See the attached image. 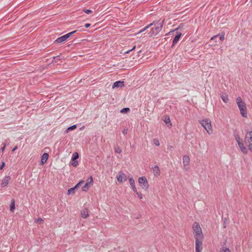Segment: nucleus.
<instances>
[{"label": "nucleus", "instance_id": "4", "mask_svg": "<svg viewBox=\"0 0 252 252\" xmlns=\"http://www.w3.org/2000/svg\"><path fill=\"white\" fill-rule=\"evenodd\" d=\"M199 122L201 126L206 130L209 134L210 135L212 133L213 130L210 119H206L202 121H199Z\"/></svg>", "mask_w": 252, "mask_h": 252}, {"label": "nucleus", "instance_id": "44", "mask_svg": "<svg viewBox=\"0 0 252 252\" xmlns=\"http://www.w3.org/2000/svg\"><path fill=\"white\" fill-rule=\"evenodd\" d=\"M4 165H5L4 162H2V164H1V166H0V169H2L3 168V167H4Z\"/></svg>", "mask_w": 252, "mask_h": 252}, {"label": "nucleus", "instance_id": "24", "mask_svg": "<svg viewBox=\"0 0 252 252\" xmlns=\"http://www.w3.org/2000/svg\"><path fill=\"white\" fill-rule=\"evenodd\" d=\"M152 26V24H149L148 26H146L145 27H144L143 29H142V30H141L139 32H138V33H141L143 32H144L145 31H146L147 29H148V28H149L150 27H151Z\"/></svg>", "mask_w": 252, "mask_h": 252}, {"label": "nucleus", "instance_id": "21", "mask_svg": "<svg viewBox=\"0 0 252 252\" xmlns=\"http://www.w3.org/2000/svg\"><path fill=\"white\" fill-rule=\"evenodd\" d=\"M220 252H231V251L228 248L223 247L221 249H220Z\"/></svg>", "mask_w": 252, "mask_h": 252}, {"label": "nucleus", "instance_id": "27", "mask_svg": "<svg viewBox=\"0 0 252 252\" xmlns=\"http://www.w3.org/2000/svg\"><path fill=\"white\" fill-rule=\"evenodd\" d=\"M130 111V109L129 108H124L121 110L120 112L122 113H125L129 112Z\"/></svg>", "mask_w": 252, "mask_h": 252}, {"label": "nucleus", "instance_id": "51", "mask_svg": "<svg viewBox=\"0 0 252 252\" xmlns=\"http://www.w3.org/2000/svg\"><path fill=\"white\" fill-rule=\"evenodd\" d=\"M251 1H252V0H251Z\"/></svg>", "mask_w": 252, "mask_h": 252}, {"label": "nucleus", "instance_id": "10", "mask_svg": "<svg viewBox=\"0 0 252 252\" xmlns=\"http://www.w3.org/2000/svg\"><path fill=\"white\" fill-rule=\"evenodd\" d=\"M11 179V177L9 176H6L2 180V182L1 183V186L2 187H6L8 184L9 183L10 180Z\"/></svg>", "mask_w": 252, "mask_h": 252}, {"label": "nucleus", "instance_id": "20", "mask_svg": "<svg viewBox=\"0 0 252 252\" xmlns=\"http://www.w3.org/2000/svg\"><path fill=\"white\" fill-rule=\"evenodd\" d=\"M15 200L12 199L11 202L10 206V210L11 212H13L15 210Z\"/></svg>", "mask_w": 252, "mask_h": 252}, {"label": "nucleus", "instance_id": "37", "mask_svg": "<svg viewBox=\"0 0 252 252\" xmlns=\"http://www.w3.org/2000/svg\"><path fill=\"white\" fill-rule=\"evenodd\" d=\"M78 161H77V160H73V163H72V165L73 166L75 167V166H76L78 165Z\"/></svg>", "mask_w": 252, "mask_h": 252}, {"label": "nucleus", "instance_id": "42", "mask_svg": "<svg viewBox=\"0 0 252 252\" xmlns=\"http://www.w3.org/2000/svg\"><path fill=\"white\" fill-rule=\"evenodd\" d=\"M5 146H6V144L5 143L3 144V146L1 148V152H3L4 150L5 149Z\"/></svg>", "mask_w": 252, "mask_h": 252}, {"label": "nucleus", "instance_id": "29", "mask_svg": "<svg viewBox=\"0 0 252 252\" xmlns=\"http://www.w3.org/2000/svg\"><path fill=\"white\" fill-rule=\"evenodd\" d=\"M77 31H74L73 32H69L67 34H65V36L67 38H68L69 37H70L73 34L75 33V32H76Z\"/></svg>", "mask_w": 252, "mask_h": 252}, {"label": "nucleus", "instance_id": "18", "mask_svg": "<svg viewBox=\"0 0 252 252\" xmlns=\"http://www.w3.org/2000/svg\"><path fill=\"white\" fill-rule=\"evenodd\" d=\"M241 152L244 154H247L248 153V149L246 147V146L244 145V143L242 144H240V145L239 146Z\"/></svg>", "mask_w": 252, "mask_h": 252}, {"label": "nucleus", "instance_id": "3", "mask_svg": "<svg viewBox=\"0 0 252 252\" xmlns=\"http://www.w3.org/2000/svg\"><path fill=\"white\" fill-rule=\"evenodd\" d=\"M192 228L195 233V239L203 238V236L202 232V229L199 225V224L198 222H195L193 223L192 225Z\"/></svg>", "mask_w": 252, "mask_h": 252}, {"label": "nucleus", "instance_id": "46", "mask_svg": "<svg viewBox=\"0 0 252 252\" xmlns=\"http://www.w3.org/2000/svg\"><path fill=\"white\" fill-rule=\"evenodd\" d=\"M237 144H238V146H239L240 145V144H243V142H241L240 141V140H239V141L237 140Z\"/></svg>", "mask_w": 252, "mask_h": 252}, {"label": "nucleus", "instance_id": "33", "mask_svg": "<svg viewBox=\"0 0 252 252\" xmlns=\"http://www.w3.org/2000/svg\"><path fill=\"white\" fill-rule=\"evenodd\" d=\"M89 187L86 184H85L84 186L82 187V190L84 191H87L89 189Z\"/></svg>", "mask_w": 252, "mask_h": 252}, {"label": "nucleus", "instance_id": "31", "mask_svg": "<svg viewBox=\"0 0 252 252\" xmlns=\"http://www.w3.org/2000/svg\"><path fill=\"white\" fill-rule=\"evenodd\" d=\"M153 142L155 145L156 146H159V142L158 139H154Z\"/></svg>", "mask_w": 252, "mask_h": 252}, {"label": "nucleus", "instance_id": "5", "mask_svg": "<svg viewBox=\"0 0 252 252\" xmlns=\"http://www.w3.org/2000/svg\"><path fill=\"white\" fill-rule=\"evenodd\" d=\"M245 141L248 149L252 152V131L246 133Z\"/></svg>", "mask_w": 252, "mask_h": 252}, {"label": "nucleus", "instance_id": "36", "mask_svg": "<svg viewBox=\"0 0 252 252\" xmlns=\"http://www.w3.org/2000/svg\"><path fill=\"white\" fill-rule=\"evenodd\" d=\"M164 122L166 124H167L169 122H170V118L169 117L165 118L164 120Z\"/></svg>", "mask_w": 252, "mask_h": 252}, {"label": "nucleus", "instance_id": "39", "mask_svg": "<svg viewBox=\"0 0 252 252\" xmlns=\"http://www.w3.org/2000/svg\"><path fill=\"white\" fill-rule=\"evenodd\" d=\"M60 58L59 56L55 57L53 59V62H58V61L59 60Z\"/></svg>", "mask_w": 252, "mask_h": 252}, {"label": "nucleus", "instance_id": "11", "mask_svg": "<svg viewBox=\"0 0 252 252\" xmlns=\"http://www.w3.org/2000/svg\"><path fill=\"white\" fill-rule=\"evenodd\" d=\"M182 35L181 32H177L176 36L174 38L173 41H172V47L175 46V45L178 42L179 39L181 37V36Z\"/></svg>", "mask_w": 252, "mask_h": 252}, {"label": "nucleus", "instance_id": "19", "mask_svg": "<svg viewBox=\"0 0 252 252\" xmlns=\"http://www.w3.org/2000/svg\"><path fill=\"white\" fill-rule=\"evenodd\" d=\"M220 97L224 102L227 103L228 101V96L227 94H222Z\"/></svg>", "mask_w": 252, "mask_h": 252}, {"label": "nucleus", "instance_id": "26", "mask_svg": "<svg viewBox=\"0 0 252 252\" xmlns=\"http://www.w3.org/2000/svg\"><path fill=\"white\" fill-rule=\"evenodd\" d=\"M79 158L78 154L76 152L73 153V156L72 157V160H75Z\"/></svg>", "mask_w": 252, "mask_h": 252}, {"label": "nucleus", "instance_id": "14", "mask_svg": "<svg viewBox=\"0 0 252 252\" xmlns=\"http://www.w3.org/2000/svg\"><path fill=\"white\" fill-rule=\"evenodd\" d=\"M48 153H44L43 155L42 156L41 159V164H44L47 160L48 158Z\"/></svg>", "mask_w": 252, "mask_h": 252}, {"label": "nucleus", "instance_id": "38", "mask_svg": "<svg viewBox=\"0 0 252 252\" xmlns=\"http://www.w3.org/2000/svg\"><path fill=\"white\" fill-rule=\"evenodd\" d=\"M135 192L136 193V194H137L138 196L140 199H142L143 198L142 194L141 193L138 192L137 191Z\"/></svg>", "mask_w": 252, "mask_h": 252}, {"label": "nucleus", "instance_id": "40", "mask_svg": "<svg viewBox=\"0 0 252 252\" xmlns=\"http://www.w3.org/2000/svg\"><path fill=\"white\" fill-rule=\"evenodd\" d=\"M220 39L221 41H223L224 39V34L220 35Z\"/></svg>", "mask_w": 252, "mask_h": 252}, {"label": "nucleus", "instance_id": "1", "mask_svg": "<svg viewBox=\"0 0 252 252\" xmlns=\"http://www.w3.org/2000/svg\"><path fill=\"white\" fill-rule=\"evenodd\" d=\"M164 23V20L162 21H154L153 23L150 24H152V26H154V28H152L149 33L150 36L153 37L157 35L161 30L163 25Z\"/></svg>", "mask_w": 252, "mask_h": 252}, {"label": "nucleus", "instance_id": "6", "mask_svg": "<svg viewBox=\"0 0 252 252\" xmlns=\"http://www.w3.org/2000/svg\"><path fill=\"white\" fill-rule=\"evenodd\" d=\"M138 183L143 189H147L149 187L148 181L146 177H142L138 179Z\"/></svg>", "mask_w": 252, "mask_h": 252}, {"label": "nucleus", "instance_id": "30", "mask_svg": "<svg viewBox=\"0 0 252 252\" xmlns=\"http://www.w3.org/2000/svg\"><path fill=\"white\" fill-rule=\"evenodd\" d=\"M115 152L117 153L120 154L122 152V150L120 147L117 146L115 148Z\"/></svg>", "mask_w": 252, "mask_h": 252}, {"label": "nucleus", "instance_id": "9", "mask_svg": "<svg viewBox=\"0 0 252 252\" xmlns=\"http://www.w3.org/2000/svg\"><path fill=\"white\" fill-rule=\"evenodd\" d=\"M183 160L184 167L186 169V170H187L189 168L188 166L190 162V158L188 155H186L183 156Z\"/></svg>", "mask_w": 252, "mask_h": 252}, {"label": "nucleus", "instance_id": "25", "mask_svg": "<svg viewBox=\"0 0 252 252\" xmlns=\"http://www.w3.org/2000/svg\"><path fill=\"white\" fill-rule=\"evenodd\" d=\"M76 128V125H73L71 126L68 127L65 130V132H68L70 130H73Z\"/></svg>", "mask_w": 252, "mask_h": 252}, {"label": "nucleus", "instance_id": "47", "mask_svg": "<svg viewBox=\"0 0 252 252\" xmlns=\"http://www.w3.org/2000/svg\"><path fill=\"white\" fill-rule=\"evenodd\" d=\"M18 148V147L17 146H15L13 149H12V151L14 152L15 151V150H16Z\"/></svg>", "mask_w": 252, "mask_h": 252}, {"label": "nucleus", "instance_id": "34", "mask_svg": "<svg viewBox=\"0 0 252 252\" xmlns=\"http://www.w3.org/2000/svg\"><path fill=\"white\" fill-rule=\"evenodd\" d=\"M135 48H136V46H134L132 49H130V50H127V51H125V52H124V53H125V54H128V53H129L130 52H131V51H132L134 50L135 49Z\"/></svg>", "mask_w": 252, "mask_h": 252}, {"label": "nucleus", "instance_id": "45", "mask_svg": "<svg viewBox=\"0 0 252 252\" xmlns=\"http://www.w3.org/2000/svg\"><path fill=\"white\" fill-rule=\"evenodd\" d=\"M235 139L237 141V140L239 141V140H240V138L239 136L237 135V136H235Z\"/></svg>", "mask_w": 252, "mask_h": 252}, {"label": "nucleus", "instance_id": "43", "mask_svg": "<svg viewBox=\"0 0 252 252\" xmlns=\"http://www.w3.org/2000/svg\"><path fill=\"white\" fill-rule=\"evenodd\" d=\"M90 26H91V24H90L87 23V24H86L85 25V27L86 28H88L90 27Z\"/></svg>", "mask_w": 252, "mask_h": 252}, {"label": "nucleus", "instance_id": "35", "mask_svg": "<svg viewBox=\"0 0 252 252\" xmlns=\"http://www.w3.org/2000/svg\"><path fill=\"white\" fill-rule=\"evenodd\" d=\"M84 183V181H80L76 186L75 188H78L79 186H81L82 184Z\"/></svg>", "mask_w": 252, "mask_h": 252}, {"label": "nucleus", "instance_id": "17", "mask_svg": "<svg viewBox=\"0 0 252 252\" xmlns=\"http://www.w3.org/2000/svg\"><path fill=\"white\" fill-rule=\"evenodd\" d=\"M67 39V38L65 36V35H64L63 36H62L61 37H59L57 38L55 41V42L57 43H62L64 41H65Z\"/></svg>", "mask_w": 252, "mask_h": 252}, {"label": "nucleus", "instance_id": "8", "mask_svg": "<svg viewBox=\"0 0 252 252\" xmlns=\"http://www.w3.org/2000/svg\"><path fill=\"white\" fill-rule=\"evenodd\" d=\"M116 178L118 182L119 183H123V182L126 181L127 180L126 175L122 171L119 172Z\"/></svg>", "mask_w": 252, "mask_h": 252}, {"label": "nucleus", "instance_id": "13", "mask_svg": "<svg viewBox=\"0 0 252 252\" xmlns=\"http://www.w3.org/2000/svg\"><path fill=\"white\" fill-rule=\"evenodd\" d=\"M124 86V81H118L115 82L113 84V85L112 86V88H115L122 87Z\"/></svg>", "mask_w": 252, "mask_h": 252}, {"label": "nucleus", "instance_id": "49", "mask_svg": "<svg viewBox=\"0 0 252 252\" xmlns=\"http://www.w3.org/2000/svg\"><path fill=\"white\" fill-rule=\"evenodd\" d=\"M86 184V185H87L88 186V187H89V188H90V187H91V186L92 185V184H89V183H86V184Z\"/></svg>", "mask_w": 252, "mask_h": 252}, {"label": "nucleus", "instance_id": "2", "mask_svg": "<svg viewBox=\"0 0 252 252\" xmlns=\"http://www.w3.org/2000/svg\"><path fill=\"white\" fill-rule=\"evenodd\" d=\"M240 113L243 117H247V109L246 103L242 101L240 97H238L236 99Z\"/></svg>", "mask_w": 252, "mask_h": 252}, {"label": "nucleus", "instance_id": "7", "mask_svg": "<svg viewBox=\"0 0 252 252\" xmlns=\"http://www.w3.org/2000/svg\"><path fill=\"white\" fill-rule=\"evenodd\" d=\"M195 239V252H201L202 249V240L203 238H198Z\"/></svg>", "mask_w": 252, "mask_h": 252}, {"label": "nucleus", "instance_id": "22", "mask_svg": "<svg viewBox=\"0 0 252 252\" xmlns=\"http://www.w3.org/2000/svg\"><path fill=\"white\" fill-rule=\"evenodd\" d=\"M77 188H75V186L74 188L69 189L67 191V194H73L75 192V189Z\"/></svg>", "mask_w": 252, "mask_h": 252}, {"label": "nucleus", "instance_id": "32", "mask_svg": "<svg viewBox=\"0 0 252 252\" xmlns=\"http://www.w3.org/2000/svg\"><path fill=\"white\" fill-rule=\"evenodd\" d=\"M83 11L84 12H85V13L88 14H91V13H93L92 10H90V9H84V10H83Z\"/></svg>", "mask_w": 252, "mask_h": 252}, {"label": "nucleus", "instance_id": "48", "mask_svg": "<svg viewBox=\"0 0 252 252\" xmlns=\"http://www.w3.org/2000/svg\"><path fill=\"white\" fill-rule=\"evenodd\" d=\"M218 35H216L213 37H211V40H214L215 38L218 37Z\"/></svg>", "mask_w": 252, "mask_h": 252}, {"label": "nucleus", "instance_id": "12", "mask_svg": "<svg viewBox=\"0 0 252 252\" xmlns=\"http://www.w3.org/2000/svg\"><path fill=\"white\" fill-rule=\"evenodd\" d=\"M81 217L86 219L89 216V210L87 208L83 209L81 212Z\"/></svg>", "mask_w": 252, "mask_h": 252}, {"label": "nucleus", "instance_id": "16", "mask_svg": "<svg viewBox=\"0 0 252 252\" xmlns=\"http://www.w3.org/2000/svg\"><path fill=\"white\" fill-rule=\"evenodd\" d=\"M129 182L130 186L132 187L133 190L134 192H137V189H136V187L135 186L134 180L132 178H130L129 179Z\"/></svg>", "mask_w": 252, "mask_h": 252}, {"label": "nucleus", "instance_id": "15", "mask_svg": "<svg viewBox=\"0 0 252 252\" xmlns=\"http://www.w3.org/2000/svg\"><path fill=\"white\" fill-rule=\"evenodd\" d=\"M153 170L155 176H158L160 175V172L158 166L155 165L153 168Z\"/></svg>", "mask_w": 252, "mask_h": 252}, {"label": "nucleus", "instance_id": "28", "mask_svg": "<svg viewBox=\"0 0 252 252\" xmlns=\"http://www.w3.org/2000/svg\"><path fill=\"white\" fill-rule=\"evenodd\" d=\"M93 182H94V181H93V178L92 176H90L86 180V183H88L89 184H93Z\"/></svg>", "mask_w": 252, "mask_h": 252}, {"label": "nucleus", "instance_id": "23", "mask_svg": "<svg viewBox=\"0 0 252 252\" xmlns=\"http://www.w3.org/2000/svg\"><path fill=\"white\" fill-rule=\"evenodd\" d=\"M35 222L39 224H41L43 223V220L41 218H39L35 220Z\"/></svg>", "mask_w": 252, "mask_h": 252}, {"label": "nucleus", "instance_id": "41", "mask_svg": "<svg viewBox=\"0 0 252 252\" xmlns=\"http://www.w3.org/2000/svg\"><path fill=\"white\" fill-rule=\"evenodd\" d=\"M127 129H126V128L124 129V130H123V133L125 135V134H127Z\"/></svg>", "mask_w": 252, "mask_h": 252}, {"label": "nucleus", "instance_id": "50", "mask_svg": "<svg viewBox=\"0 0 252 252\" xmlns=\"http://www.w3.org/2000/svg\"><path fill=\"white\" fill-rule=\"evenodd\" d=\"M173 148V147L172 146H170V149H171Z\"/></svg>", "mask_w": 252, "mask_h": 252}]
</instances>
